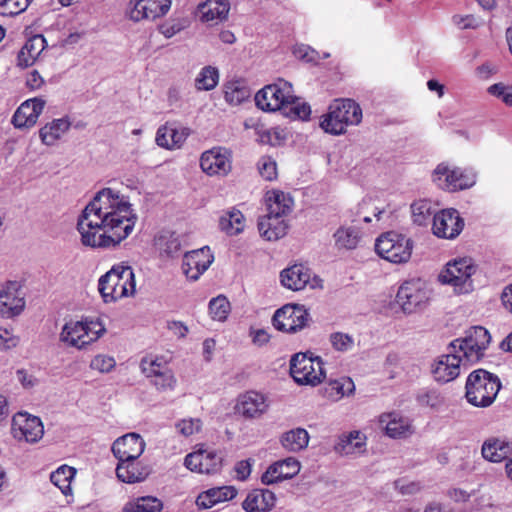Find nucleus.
Instances as JSON below:
<instances>
[{
	"instance_id": "nucleus-29",
	"label": "nucleus",
	"mask_w": 512,
	"mask_h": 512,
	"mask_svg": "<svg viewBox=\"0 0 512 512\" xmlns=\"http://www.w3.org/2000/svg\"><path fill=\"white\" fill-rule=\"evenodd\" d=\"M149 466L137 460L118 462L116 467L117 478L124 483L133 484L144 481L150 474Z\"/></svg>"
},
{
	"instance_id": "nucleus-24",
	"label": "nucleus",
	"mask_w": 512,
	"mask_h": 512,
	"mask_svg": "<svg viewBox=\"0 0 512 512\" xmlns=\"http://www.w3.org/2000/svg\"><path fill=\"white\" fill-rule=\"evenodd\" d=\"M45 101L41 98H32L23 102L15 111L12 117V124L15 128H30L37 122L42 113Z\"/></svg>"
},
{
	"instance_id": "nucleus-28",
	"label": "nucleus",
	"mask_w": 512,
	"mask_h": 512,
	"mask_svg": "<svg viewBox=\"0 0 512 512\" xmlns=\"http://www.w3.org/2000/svg\"><path fill=\"white\" fill-rule=\"evenodd\" d=\"M260 235L268 241H276L287 234L288 224L283 217L268 213L258 221Z\"/></svg>"
},
{
	"instance_id": "nucleus-57",
	"label": "nucleus",
	"mask_w": 512,
	"mask_h": 512,
	"mask_svg": "<svg viewBox=\"0 0 512 512\" xmlns=\"http://www.w3.org/2000/svg\"><path fill=\"white\" fill-rule=\"evenodd\" d=\"M488 92L499 99L506 105H512V87L506 86L503 83H496L488 88Z\"/></svg>"
},
{
	"instance_id": "nucleus-11",
	"label": "nucleus",
	"mask_w": 512,
	"mask_h": 512,
	"mask_svg": "<svg viewBox=\"0 0 512 512\" xmlns=\"http://www.w3.org/2000/svg\"><path fill=\"white\" fill-rule=\"evenodd\" d=\"M434 182L441 189L454 192L472 187L476 182V176L471 171L450 168L441 163L434 170Z\"/></svg>"
},
{
	"instance_id": "nucleus-42",
	"label": "nucleus",
	"mask_w": 512,
	"mask_h": 512,
	"mask_svg": "<svg viewBox=\"0 0 512 512\" xmlns=\"http://www.w3.org/2000/svg\"><path fill=\"white\" fill-rule=\"evenodd\" d=\"M309 434L304 428H295L282 434L281 445L290 452H299L309 443Z\"/></svg>"
},
{
	"instance_id": "nucleus-33",
	"label": "nucleus",
	"mask_w": 512,
	"mask_h": 512,
	"mask_svg": "<svg viewBox=\"0 0 512 512\" xmlns=\"http://www.w3.org/2000/svg\"><path fill=\"white\" fill-rule=\"evenodd\" d=\"M68 117L53 119L39 130L41 142L46 146L54 145L70 129Z\"/></svg>"
},
{
	"instance_id": "nucleus-4",
	"label": "nucleus",
	"mask_w": 512,
	"mask_h": 512,
	"mask_svg": "<svg viewBox=\"0 0 512 512\" xmlns=\"http://www.w3.org/2000/svg\"><path fill=\"white\" fill-rule=\"evenodd\" d=\"M477 265L469 257L456 258L449 261L439 274L442 284L451 285L458 294H467L473 291V275Z\"/></svg>"
},
{
	"instance_id": "nucleus-8",
	"label": "nucleus",
	"mask_w": 512,
	"mask_h": 512,
	"mask_svg": "<svg viewBox=\"0 0 512 512\" xmlns=\"http://www.w3.org/2000/svg\"><path fill=\"white\" fill-rule=\"evenodd\" d=\"M290 374L302 385L315 386L324 379L323 362L320 357H308L306 353H297L290 360Z\"/></svg>"
},
{
	"instance_id": "nucleus-16",
	"label": "nucleus",
	"mask_w": 512,
	"mask_h": 512,
	"mask_svg": "<svg viewBox=\"0 0 512 512\" xmlns=\"http://www.w3.org/2000/svg\"><path fill=\"white\" fill-rule=\"evenodd\" d=\"M140 367L146 377L151 379L152 385L158 390L165 391L174 388L176 379L172 371L160 359H142Z\"/></svg>"
},
{
	"instance_id": "nucleus-15",
	"label": "nucleus",
	"mask_w": 512,
	"mask_h": 512,
	"mask_svg": "<svg viewBox=\"0 0 512 512\" xmlns=\"http://www.w3.org/2000/svg\"><path fill=\"white\" fill-rule=\"evenodd\" d=\"M184 465L191 471L212 474L220 470L222 457L214 449H199L185 457Z\"/></svg>"
},
{
	"instance_id": "nucleus-35",
	"label": "nucleus",
	"mask_w": 512,
	"mask_h": 512,
	"mask_svg": "<svg viewBox=\"0 0 512 512\" xmlns=\"http://www.w3.org/2000/svg\"><path fill=\"white\" fill-rule=\"evenodd\" d=\"M268 213L286 216L292 211L294 200L289 193L280 190L268 191L266 194Z\"/></svg>"
},
{
	"instance_id": "nucleus-40",
	"label": "nucleus",
	"mask_w": 512,
	"mask_h": 512,
	"mask_svg": "<svg viewBox=\"0 0 512 512\" xmlns=\"http://www.w3.org/2000/svg\"><path fill=\"white\" fill-rule=\"evenodd\" d=\"M335 247L339 250H353L357 248L361 235L354 226H340L333 234Z\"/></svg>"
},
{
	"instance_id": "nucleus-25",
	"label": "nucleus",
	"mask_w": 512,
	"mask_h": 512,
	"mask_svg": "<svg viewBox=\"0 0 512 512\" xmlns=\"http://www.w3.org/2000/svg\"><path fill=\"white\" fill-rule=\"evenodd\" d=\"M267 398L256 391H248L241 395L236 405V410L248 419L259 418L268 410Z\"/></svg>"
},
{
	"instance_id": "nucleus-60",
	"label": "nucleus",
	"mask_w": 512,
	"mask_h": 512,
	"mask_svg": "<svg viewBox=\"0 0 512 512\" xmlns=\"http://www.w3.org/2000/svg\"><path fill=\"white\" fill-rule=\"evenodd\" d=\"M177 430L184 436H190L201 428V421L198 418L183 419L176 424Z\"/></svg>"
},
{
	"instance_id": "nucleus-58",
	"label": "nucleus",
	"mask_w": 512,
	"mask_h": 512,
	"mask_svg": "<svg viewBox=\"0 0 512 512\" xmlns=\"http://www.w3.org/2000/svg\"><path fill=\"white\" fill-rule=\"evenodd\" d=\"M115 365V359L106 355H97L92 359L90 363V367L92 369L102 373L110 372L115 367Z\"/></svg>"
},
{
	"instance_id": "nucleus-56",
	"label": "nucleus",
	"mask_w": 512,
	"mask_h": 512,
	"mask_svg": "<svg viewBox=\"0 0 512 512\" xmlns=\"http://www.w3.org/2000/svg\"><path fill=\"white\" fill-rule=\"evenodd\" d=\"M106 273L98 280V291L101 294L105 303L117 301V292L113 289V284L106 280Z\"/></svg>"
},
{
	"instance_id": "nucleus-22",
	"label": "nucleus",
	"mask_w": 512,
	"mask_h": 512,
	"mask_svg": "<svg viewBox=\"0 0 512 512\" xmlns=\"http://www.w3.org/2000/svg\"><path fill=\"white\" fill-rule=\"evenodd\" d=\"M300 462L294 457H288L271 464L261 476V481L265 485L279 483L286 479H291L300 471Z\"/></svg>"
},
{
	"instance_id": "nucleus-49",
	"label": "nucleus",
	"mask_w": 512,
	"mask_h": 512,
	"mask_svg": "<svg viewBox=\"0 0 512 512\" xmlns=\"http://www.w3.org/2000/svg\"><path fill=\"white\" fill-rule=\"evenodd\" d=\"M413 222L418 225L427 223L431 216V204L427 200H419L411 205Z\"/></svg>"
},
{
	"instance_id": "nucleus-7",
	"label": "nucleus",
	"mask_w": 512,
	"mask_h": 512,
	"mask_svg": "<svg viewBox=\"0 0 512 512\" xmlns=\"http://www.w3.org/2000/svg\"><path fill=\"white\" fill-rule=\"evenodd\" d=\"M430 299V290L420 278L410 279L399 287L396 302L405 313H413L424 309Z\"/></svg>"
},
{
	"instance_id": "nucleus-45",
	"label": "nucleus",
	"mask_w": 512,
	"mask_h": 512,
	"mask_svg": "<svg viewBox=\"0 0 512 512\" xmlns=\"http://www.w3.org/2000/svg\"><path fill=\"white\" fill-rule=\"evenodd\" d=\"M76 474V470L68 465L60 466L50 475L51 482L60 489L64 495L71 494V481Z\"/></svg>"
},
{
	"instance_id": "nucleus-6",
	"label": "nucleus",
	"mask_w": 512,
	"mask_h": 512,
	"mask_svg": "<svg viewBox=\"0 0 512 512\" xmlns=\"http://www.w3.org/2000/svg\"><path fill=\"white\" fill-rule=\"evenodd\" d=\"M490 341L489 331L482 326H475L467 330L464 338L454 340L451 347L455 353H462L467 362L474 363L484 356Z\"/></svg>"
},
{
	"instance_id": "nucleus-41",
	"label": "nucleus",
	"mask_w": 512,
	"mask_h": 512,
	"mask_svg": "<svg viewBox=\"0 0 512 512\" xmlns=\"http://www.w3.org/2000/svg\"><path fill=\"white\" fill-rule=\"evenodd\" d=\"M219 227L221 231L225 232L229 236L237 235L244 230V215L240 210L232 208L221 215L219 219Z\"/></svg>"
},
{
	"instance_id": "nucleus-21",
	"label": "nucleus",
	"mask_w": 512,
	"mask_h": 512,
	"mask_svg": "<svg viewBox=\"0 0 512 512\" xmlns=\"http://www.w3.org/2000/svg\"><path fill=\"white\" fill-rule=\"evenodd\" d=\"M106 278L107 281L112 282L113 289L117 292V299L128 297L135 293V275L130 266L114 265L106 272Z\"/></svg>"
},
{
	"instance_id": "nucleus-37",
	"label": "nucleus",
	"mask_w": 512,
	"mask_h": 512,
	"mask_svg": "<svg viewBox=\"0 0 512 512\" xmlns=\"http://www.w3.org/2000/svg\"><path fill=\"white\" fill-rule=\"evenodd\" d=\"M187 136L185 129L178 130L164 125L158 128L155 141L158 146L171 150L180 148Z\"/></svg>"
},
{
	"instance_id": "nucleus-26",
	"label": "nucleus",
	"mask_w": 512,
	"mask_h": 512,
	"mask_svg": "<svg viewBox=\"0 0 512 512\" xmlns=\"http://www.w3.org/2000/svg\"><path fill=\"white\" fill-rule=\"evenodd\" d=\"M380 424L390 438H406L413 433L410 420L396 412L381 415Z\"/></svg>"
},
{
	"instance_id": "nucleus-52",
	"label": "nucleus",
	"mask_w": 512,
	"mask_h": 512,
	"mask_svg": "<svg viewBox=\"0 0 512 512\" xmlns=\"http://www.w3.org/2000/svg\"><path fill=\"white\" fill-rule=\"evenodd\" d=\"M257 167L263 179L272 181L277 177V165L271 157H261L257 163Z\"/></svg>"
},
{
	"instance_id": "nucleus-32",
	"label": "nucleus",
	"mask_w": 512,
	"mask_h": 512,
	"mask_svg": "<svg viewBox=\"0 0 512 512\" xmlns=\"http://www.w3.org/2000/svg\"><path fill=\"white\" fill-rule=\"evenodd\" d=\"M365 445L366 436L360 431H352L339 437L334 450L340 455H352L363 452Z\"/></svg>"
},
{
	"instance_id": "nucleus-47",
	"label": "nucleus",
	"mask_w": 512,
	"mask_h": 512,
	"mask_svg": "<svg viewBox=\"0 0 512 512\" xmlns=\"http://www.w3.org/2000/svg\"><path fill=\"white\" fill-rule=\"evenodd\" d=\"M189 25V21L184 17H170L162 24L158 26V31L161 33L166 39H170L176 34L183 31Z\"/></svg>"
},
{
	"instance_id": "nucleus-39",
	"label": "nucleus",
	"mask_w": 512,
	"mask_h": 512,
	"mask_svg": "<svg viewBox=\"0 0 512 512\" xmlns=\"http://www.w3.org/2000/svg\"><path fill=\"white\" fill-rule=\"evenodd\" d=\"M203 21H222L226 19L230 6L225 0H208L198 7Z\"/></svg>"
},
{
	"instance_id": "nucleus-55",
	"label": "nucleus",
	"mask_w": 512,
	"mask_h": 512,
	"mask_svg": "<svg viewBox=\"0 0 512 512\" xmlns=\"http://www.w3.org/2000/svg\"><path fill=\"white\" fill-rule=\"evenodd\" d=\"M330 342L337 351L345 352L352 348L354 341L351 336L341 332H335L330 335Z\"/></svg>"
},
{
	"instance_id": "nucleus-64",
	"label": "nucleus",
	"mask_w": 512,
	"mask_h": 512,
	"mask_svg": "<svg viewBox=\"0 0 512 512\" xmlns=\"http://www.w3.org/2000/svg\"><path fill=\"white\" fill-rule=\"evenodd\" d=\"M453 21L456 25H458L461 29L467 28H475L477 26V21L472 15L466 16H454Z\"/></svg>"
},
{
	"instance_id": "nucleus-5",
	"label": "nucleus",
	"mask_w": 512,
	"mask_h": 512,
	"mask_svg": "<svg viewBox=\"0 0 512 512\" xmlns=\"http://www.w3.org/2000/svg\"><path fill=\"white\" fill-rule=\"evenodd\" d=\"M413 241L403 234L389 231L379 236L375 243L377 254L395 264L406 263L411 258Z\"/></svg>"
},
{
	"instance_id": "nucleus-30",
	"label": "nucleus",
	"mask_w": 512,
	"mask_h": 512,
	"mask_svg": "<svg viewBox=\"0 0 512 512\" xmlns=\"http://www.w3.org/2000/svg\"><path fill=\"white\" fill-rule=\"evenodd\" d=\"M236 495L237 490L233 486L214 487L200 493L196 504L200 508L208 509L220 502L232 500Z\"/></svg>"
},
{
	"instance_id": "nucleus-36",
	"label": "nucleus",
	"mask_w": 512,
	"mask_h": 512,
	"mask_svg": "<svg viewBox=\"0 0 512 512\" xmlns=\"http://www.w3.org/2000/svg\"><path fill=\"white\" fill-rule=\"evenodd\" d=\"M511 453V444L505 439L489 438L482 445V455L490 462H501Z\"/></svg>"
},
{
	"instance_id": "nucleus-63",
	"label": "nucleus",
	"mask_w": 512,
	"mask_h": 512,
	"mask_svg": "<svg viewBox=\"0 0 512 512\" xmlns=\"http://www.w3.org/2000/svg\"><path fill=\"white\" fill-rule=\"evenodd\" d=\"M168 330L178 338H184L188 333V328L180 321H171L167 324Z\"/></svg>"
},
{
	"instance_id": "nucleus-38",
	"label": "nucleus",
	"mask_w": 512,
	"mask_h": 512,
	"mask_svg": "<svg viewBox=\"0 0 512 512\" xmlns=\"http://www.w3.org/2000/svg\"><path fill=\"white\" fill-rule=\"evenodd\" d=\"M87 331L84 329L81 321L66 323L60 333V341L71 346L81 349L87 345L85 335Z\"/></svg>"
},
{
	"instance_id": "nucleus-59",
	"label": "nucleus",
	"mask_w": 512,
	"mask_h": 512,
	"mask_svg": "<svg viewBox=\"0 0 512 512\" xmlns=\"http://www.w3.org/2000/svg\"><path fill=\"white\" fill-rule=\"evenodd\" d=\"M286 114L293 113L295 117L305 120L308 119L311 113L310 106L307 103H300L294 96L293 102L288 104L287 110H284Z\"/></svg>"
},
{
	"instance_id": "nucleus-10",
	"label": "nucleus",
	"mask_w": 512,
	"mask_h": 512,
	"mask_svg": "<svg viewBox=\"0 0 512 512\" xmlns=\"http://www.w3.org/2000/svg\"><path fill=\"white\" fill-rule=\"evenodd\" d=\"M311 316L308 310L299 304H287L276 310L272 318L273 326L282 332L297 333L309 326Z\"/></svg>"
},
{
	"instance_id": "nucleus-1",
	"label": "nucleus",
	"mask_w": 512,
	"mask_h": 512,
	"mask_svg": "<svg viewBox=\"0 0 512 512\" xmlns=\"http://www.w3.org/2000/svg\"><path fill=\"white\" fill-rule=\"evenodd\" d=\"M136 221L128 198L112 188H103L78 217L77 230L84 246L114 248L132 233Z\"/></svg>"
},
{
	"instance_id": "nucleus-23",
	"label": "nucleus",
	"mask_w": 512,
	"mask_h": 512,
	"mask_svg": "<svg viewBox=\"0 0 512 512\" xmlns=\"http://www.w3.org/2000/svg\"><path fill=\"white\" fill-rule=\"evenodd\" d=\"M463 355L446 354L439 356L431 366L434 379L440 383H448L456 379L460 374V366Z\"/></svg>"
},
{
	"instance_id": "nucleus-53",
	"label": "nucleus",
	"mask_w": 512,
	"mask_h": 512,
	"mask_svg": "<svg viewBox=\"0 0 512 512\" xmlns=\"http://www.w3.org/2000/svg\"><path fill=\"white\" fill-rule=\"evenodd\" d=\"M354 388V383L350 378H343L330 383L331 395H335L337 398L349 395L353 392Z\"/></svg>"
},
{
	"instance_id": "nucleus-44",
	"label": "nucleus",
	"mask_w": 512,
	"mask_h": 512,
	"mask_svg": "<svg viewBox=\"0 0 512 512\" xmlns=\"http://www.w3.org/2000/svg\"><path fill=\"white\" fill-rule=\"evenodd\" d=\"M251 95L250 89L241 80L229 81L224 85L225 100L232 105H239Z\"/></svg>"
},
{
	"instance_id": "nucleus-18",
	"label": "nucleus",
	"mask_w": 512,
	"mask_h": 512,
	"mask_svg": "<svg viewBox=\"0 0 512 512\" xmlns=\"http://www.w3.org/2000/svg\"><path fill=\"white\" fill-rule=\"evenodd\" d=\"M25 306L23 293L17 282H8L0 285V315L12 318L19 315Z\"/></svg>"
},
{
	"instance_id": "nucleus-27",
	"label": "nucleus",
	"mask_w": 512,
	"mask_h": 512,
	"mask_svg": "<svg viewBox=\"0 0 512 512\" xmlns=\"http://www.w3.org/2000/svg\"><path fill=\"white\" fill-rule=\"evenodd\" d=\"M311 278V271L303 264H294L280 273L281 283L287 289L299 291L304 289Z\"/></svg>"
},
{
	"instance_id": "nucleus-19",
	"label": "nucleus",
	"mask_w": 512,
	"mask_h": 512,
	"mask_svg": "<svg viewBox=\"0 0 512 512\" xmlns=\"http://www.w3.org/2000/svg\"><path fill=\"white\" fill-rule=\"evenodd\" d=\"M145 441L137 433H128L112 444V453L119 462L137 460L145 450Z\"/></svg>"
},
{
	"instance_id": "nucleus-13",
	"label": "nucleus",
	"mask_w": 512,
	"mask_h": 512,
	"mask_svg": "<svg viewBox=\"0 0 512 512\" xmlns=\"http://www.w3.org/2000/svg\"><path fill=\"white\" fill-rule=\"evenodd\" d=\"M12 432L18 440L36 443L43 437L44 427L39 417L18 412L12 419Z\"/></svg>"
},
{
	"instance_id": "nucleus-17",
	"label": "nucleus",
	"mask_w": 512,
	"mask_h": 512,
	"mask_svg": "<svg viewBox=\"0 0 512 512\" xmlns=\"http://www.w3.org/2000/svg\"><path fill=\"white\" fill-rule=\"evenodd\" d=\"M200 166L210 176L227 175L231 170V154L226 148L213 147L202 153Z\"/></svg>"
},
{
	"instance_id": "nucleus-50",
	"label": "nucleus",
	"mask_w": 512,
	"mask_h": 512,
	"mask_svg": "<svg viewBox=\"0 0 512 512\" xmlns=\"http://www.w3.org/2000/svg\"><path fill=\"white\" fill-rule=\"evenodd\" d=\"M32 0H0V14L16 16L24 12Z\"/></svg>"
},
{
	"instance_id": "nucleus-43",
	"label": "nucleus",
	"mask_w": 512,
	"mask_h": 512,
	"mask_svg": "<svg viewBox=\"0 0 512 512\" xmlns=\"http://www.w3.org/2000/svg\"><path fill=\"white\" fill-rule=\"evenodd\" d=\"M163 503L160 499L153 496L138 497L128 501L122 509V512H160Z\"/></svg>"
},
{
	"instance_id": "nucleus-48",
	"label": "nucleus",
	"mask_w": 512,
	"mask_h": 512,
	"mask_svg": "<svg viewBox=\"0 0 512 512\" xmlns=\"http://www.w3.org/2000/svg\"><path fill=\"white\" fill-rule=\"evenodd\" d=\"M209 311L214 320L224 321L230 312V303L226 297L218 296L209 302Z\"/></svg>"
},
{
	"instance_id": "nucleus-12",
	"label": "nucleus",
	"mask_w": 512,
	"mask_h": 512,
	"mask_svg": "<svg viewBox=\"0 0 512 512\" xmlns=\"http://www.w3.org/2000/svg\"><path fill=\"white\" fill-rule=\"evenodd\" d=\"M172 0H130L126 16L134 21L155 20L165 16L170 10Z\"/></svg>"
},
{
	"instance_id": "nucleus-51",
	"label": "nucleus",
	"mask_w": 512,
	"mask_h": 512,
	"mask_svg": "<svg viewBox=\"0 0 512 512\" xmlns=\"http://www.w3.org/2000/svg\"><path fill=\"white\" fill-rule=\"evenodd\" d=\"M81 322L84 329L87 331V334L85 335L87 345L99 339L105 332V327L99 319H85Z\"/></svg>"
},
{
	"instance_id": "nucleus-34",
	"label": "nucleus",
	"mask_w": 512,
	"mask_h": 512,
	"mask_svg": "<svg viewBox=\"0 0 512 512\" xmlns=\"http://www.w3.org/2000/svg\"><path fill=\"white\" fill-rule=\"evenodd\" d=\"M155 245L161 254L177 257L182 253L183 239L173 231L163 230L156 237Z\"/></svg>"
},
{
	"instance_id": "nucleus-46",
	"label": "nucleus",
	"mask_w": 512,
	"mask_h": 512,
	"mask_svg": "<svg viewBox=\"0 0 512 512\" xmlns=\"http://www.w3.org/2000/svg\"><path fill=\"white\" fill-rule=\"evenodd\" d=\"M219 80V72L217 68L206 66L201 69L196 80L195 85L198 90L209 91L214 89Z\"/></svg>"
},
{
	"instance_id": "nucleus-14",
	"label": "nucleus",
	"mask_w": 512,
	"mask_h": 512,
	"mask_svg": "<svg viewBox=\"0 0 512 512\" xmlns=\"http://www.w3.org/2000/svg\"><path fill=\"white\" fill-rule=\"evenodd\" d=\"M464 225V219L458 210L448 208L434 215L432 229L439 238L454 239L462 232Z\"/></svg>"
},
{
	"instance_id": "nucleus-54",
	"label": "nucleus",
	"mask_w": 512,
	"mask_h": 512,
	"mask_svg": "<svg viewBox=\"0 0 512 512\" xmlns=\"http://www.w3.org/2000/svg\"><path fill=\"white\" fill-rule=\"evenodd\" d=\"M242 508L246 512H267V506H263L260 499V493L254 490L248 493L246 499L242 503Z\"/></svg>"
},
{
	"instance_id": "nucleus-31",
	"label": "nucleus",
	"mask_w": 512,
	"mask_h": 512,
	"mask_svg": "<svg viewBox=\"0 0 512 512\" xmlns=\"http://www.w3.org/2000/svg\"><path fill=\"white\" fill-rule=\"evenodd\" d=\"M46 46V39L43 35H35L30 38L17 56V65L23 68L33 65Z\"/></svg>"
},
{
	"instance_id": "nucleus-3",
	"label": "nucleus",
	"mask_w": 512,
	"mask_h": 512,
	"mask_svg": "<svg viewBox=\"0 0 512 512\" xmlns=\"http://www.w3.org/2000/svg\"><path fill=\"white\" fill-rule=\"evenodd\" d=\"M362 120L360 106L351 99H336L329 106V112L323 116L320 127L333 135L345 133L348 125H357Z\"/></svg>"
},
{
	"instance_id": "nucleus-62",
	"label": "nucleus",
	"mask_w": 512,
	"mask_h": 512,
	"mask_svg": "<svg viewBox=\"0 0 512 512\" xmlns=\"http://www.w3.org/2000/svg\"><path fill=\"white\" fill-rule=\"evenodd\" d=\"M18 339L6 328L0 327V349L8 350L15 347Z\"/></svg>"
},
{
	"instance_id": "nucleus-9",
	"label": "nucleus",
	"mask_w": 512,
	"mask_h": 512,
	"mask_svg": "<svg viewBox=\"0 0 512 512\" xmlns=\"http://www.w3.org/2000/svg\"><path fill=\"white\" fill-rule=\"evenodd\" d=\"M293 100L292 85L283 80L265 86L255 95V103L263 111L287 110Z\"/></svg>"
},
{
	"instance_id": "nucleus-61",
	"label": "nucleus",
	"mask_w": 512,
	"mask_h": 512,
	"mask_svg": "<svg viewBox=\"0 0 512 512\" xmlns=\"http://www.w3.org/2000/svg\"><path fill=\"white\" fill-rule=\"evenodd\" d=\"M394 487L403 495H412L418 493L422 486L419 482H408L405 483L403 480L399 479L394 482Z\"/></svg>"
},
{
	"instance_id": "nucleus-2",
	"label": "nucleus",
	"mask_w": 512,
	"mask_h": 512,
	"mask_svg": "<svg viewBox=\"0 0 512 512\" xmlns=\"http://www.w3.org/2000/svg\"><path fill=\"white\" fill-rule=\"evenodd\" d=\"M465 388V397L471 405L486 408L495 401L501 389V382L497 375L484 369H477L469 374Z\"/></svg>"
},
{
	"instance_id": "nucleus-20",
	"label": "nucleus",
	"mask_w": 512,
	"mask_h": 512,
	"mask_svg": "<svg viewBox=\"0 0 512 512\" xmlns=\"http://www.w3.org/2000/svg\"><path fill=\"white\" fill-rule=\"evenodd\" d=\"M213 260L209 247L186 252L182 264L183 273L190 280L196 281L209 268Z\"/></svg>"
}]
</instances>
